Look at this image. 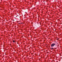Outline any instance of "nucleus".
Listing matches in <instances>:
<instances>
[{"instance_id":"nucleus-1","label":"nucleus","mask_w":62,"mask_h":62,"mask_svg":"<svg viewBox=\"0 0 62 62\" xmlns=\"http://www.w3.org/2000/svg\"><path fill=\"white\" fill-rule=\"evenodd\" d=\"M57 42H56L54 44H51V46L52 47H54V45H57Z\"/></svg>"},{"instance_id":"nucleus-2","label":"nucleus","mask_w":62,"mask_h":62,"mask_svg":"<svg viewBox=\"0 0 62 62\" xmlns=\"http://www.w3.org/2000/svg\"><path fill=\"white\" fill-rule=\"evenodd\" d=\"M50 49H51V50H54V48H51Z\"/></svg>"},{"instance_id":"nucleus-3","label":"nucleus","mask_w":62,"mask_h":62,"mask_svg":"<svg viewBox=\"0 0 62 62\" xmlns=\"http://www.w3.org/2000/svg\"><path fill=\"white\" fill-rule=\"evenodd\" d=\"M15 41H14V40H13V42H14Z\"/></svg>"},{"instance_id":"nucleus-4","label":"nucleus","mask_w":62,"mask_h":62,"mask_svg":"<svg viewBox=\"0 0 62 62\" xmlns=\"http://www.w3.org/2000/svg\"><path fill=\"white\" fill-rule=\"evenodd\" d=\"M19 24H21V23H19Z\"/></svg>"},{"instance_id":"nucleus-5","label":"nucleus","mask_w":62,"mask_h":62,"mask_svg":"<svg viewBox=\"0 0 62 62\" xmlns=\"http://www.w3.org/2000/svg\"><path fill=\"white\" fill-rule=\"evenodd\" d=\"M16 17H17V16H16Z\"/></svg>"}]
</instances>
